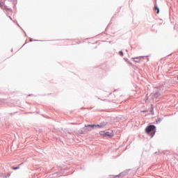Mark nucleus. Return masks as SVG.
<instances>
[{"label":"nucleus","instance_id":"obj_1","mask_svg":"<svg viewBox=\"0 0 178 178\" xmlns=\"http://www.w3.org/2000/svg\"><path fill=\"white\" fill-rule=\"evenodd\" d=\"M86 127H90V129H102L104 127L103 124H97V125H87Z\"/></svg>","mask_w":178,"mask_h":178},{"label":"nucleus","instance_id":"obj_2","mask_svg":"<svg viewBox=\"0 0 178 178\" xmlns=\"http://www.w3.org/2000/svg\"><path fill=\"white\" fill-rule=\"evenodd\" d=\"M155 129V127L154 125H150L146 128V133L149 134L152 130Z\"/></svg>","mask_w":178,"mask_h":178},{"label":"nucleus","instance_id":"obj_3","mask_svg":"<svg viewBox=\"0 0 178 178\" xmlns=\"http://www.w3.org/2000/svg\"><path fill=\"white\" fill-rule=\"evenodd\" d=\"M113 136H114L113 131L110 130V131H106V137H113Z\"/></svg>","mask_w":178,"mask_h":178},{"label":"nucleus","instance_id":"obj_4","mask_svg":"<svg viewBox=\"0 0 178 178\" xmlns=\"http://www.w3.org/2000/svg\"><path fill=\"white\" fill-rule=\"evenodd\" d=\"M100 136H102V137H106V131H101L99 132Z\"/></svg>","mask_w":178,"mask_h":178},{"label":"nucleus","instance_id":"obj_5","mask_svg":"<svg viewBox=\"0 0 178 178\" xmlns=\"http://www.w3.org/2000/svg\"><path fill=\"white\" fill-rule=\"evenodd\" d=\"M155 9H156V10H157L156 13H159V8L155 7Z\"/></svg>","mask_w":178,"mask_h":178},{"label":"nucleus","instance_id":"obj_6","mask_svg":"<svg viewBox=\"0 0 178 178\" xmlns=\"http://www.w3.org/2000/svg\"><path fill=\"white\" fill-rule=\"evenodd\" d=\"M119 54H120L121 56H123V51H120V52H119Z\"/></svg>","mask_w":178,"mask_h":178},{"label":"nucleus","instance_id":"obj_7","mask_svg":"<svg viewBox=\"0 0 178 178\" xmlns=\"http://www.w3.org/2000/svg\"><path fill=\"white\" fill-rule=\"evenodd\" d=\"M14 169H15V170L19 169V167H16V168H15Z\"/></svg>","mask_w":178,"mask_h":178},{"label":"nucleus","instance_id":"obj_8","mask_svg":"<svg viewBox=\"0 0 178 178\" xmlns=\"http://www.w3.org/2000/svg\"><path fill=\"white\" fill-rule=\"evenodd\" d=\"M177 79H178V75H177Z\"/></svg>","mask_w":178,"mask_h":178}]
</instances>
